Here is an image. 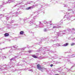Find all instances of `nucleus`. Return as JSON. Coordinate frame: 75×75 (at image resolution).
I'll list each match as a JSON object with an SVG mask.
<instances>
[{
    "mask_svg": "<svg viewBox=\"0 0 75 75\" xmlns=\"http://www.w3.org/2000/svg\"><path fill=\"white\" fill-rule=\"evenodd\" d=\"M69 17H75V16H73L70 15L69 16Z\"/></svg>",
    "mask_w": 75,
    "mask_h": 75,
    "instance_id": "39",
    "label": "nucleus"
},
{
    "mask_svg": "<svg viewBox=\"0 0 75 75\" xmlns=\"http://www.w3.org/2000/svg\"><path fill=\"white\" fill-rule=\"evenodd\" d=\"M36 6H38V4H36L35 5V6H34L33 7V8H34V7H36Z\"/></svg>",
    "mask_w": 75,
    "mask_h": 75,
    "instance_id": "36",
    "label": "nucleus"
},
{
    "mask_svg": "<svg viewBox=\"0 0 75 75\" xmlns=\"http://www.w3.org/2000/svg\"><path fill=\"white\" fill-rule=\"evenodd\" d=\"M5 10V9H4L3 10V11H4Z\"/></svg>",
    "mask_w": 75,
    "mask_h": 75,
    "instance_id": "62",
    "label": "nucleus"
},
{
    "mask_svg": "<svg viewBox=\"0 0 75 75\" xmlns=\"http://www.w3.org/2000/svg\"><path fill=\"white\" fill-rule=\"evenodd\" d=\"M3 55V54L1 53V54H0V57H1V55Z\"/></svg>",
    "mask_w": 75,
    "mask_h": 75,
    "instance_id": "46",
    "label": "nucleus"
},
{
    "mask_svg": "<svg viewBox=\"0 0 75 75\" xmlns=\"http://www.w3.org/2000/svg\"><path fill=\"white\" fill-rule=\"evenodd\" d=\"M25 48L23 47V48H22L21 49V50H25Z\"/></svg>",
    "mask_w": 75,
    "mask_h": 75,
    "instance_id": "38",
    "label": "nucleus"
},
{
    "mask_svg": "<svg viewBox=\"0 0 75 75\" xmlns=\"http://www.w3.org/2000/svg\"><path fill=\"white\" fill-rule=\"evenodd\" d=\"M15 0H8V1H6V2H4V1L2 2V4H7V3H12V2H14V1Z\"/></svg>",
    "mask_w": 75,
    "mask_h": 75,
    "instance_id": "2",
    "label": "nucleus"
},
{
    "mask_svg": "<svg viewBox=\"0 0 75 75\" xmlns=\"http://www.w3.org/2000/svg\"><path fill=\"white\" fill-rule=\"evenodd\" d=\"M67 61L68 62V64H71V62L68 59L67 60Z\"/></svg>",
    "mask_w": 75,
    "mask_h": 75,
    "instance_id": "25",
    "label": "nucleus"
},
{
    "mask_svg": "<svg viewBox=\"0 0 75 75\" xmlns=\"http://www.w3.org/2000/svg\"><path fill=\"white\" fill-rule=\"evenodd\" d=\"M44 24H49L50 23H51V21H50V22H48L46 21H45L44 22Z\"/></svg>",
    "mask_w": 75,
    "mask_h": 75,
    "instance_id": "12",
    "label": "nucleus"
},
{
    "mask_svg": "<svg viewBox=\"0 0 75 75\" xmlns=\"http://www.w3.org/2000/svg\"><path fill=\"white\" fill-rule=\"evenodd\" d=\"M14 46L11 47V49L9 51V52H13V50H14Z\"/></svg>",
    "mask_w": 75,
    "mask_h": 75,
    "instance_id": "9",
    "label": "nucleus"
},
{
    "mask_svg": "<svg viewBox=\"0 0 75 75\" xmlns=\"http://www.w3.org/2000/svg\"><path fill=\"white\" fill-rule=\"evenodd\" d=\"M67 20H70V18H69V17H67Z\"/></svg>",
    "mask_w": 75,
    "mask_h": 75,
    "instance_id": "32",
    "label": "nucleus"
},
{
    "mask_svg": "<svg viewBox=\"0 0 75 75\" xmlns=\"http://www.w3.org/2000/svg\"><path fill=\"white\" fill-rule=\"evenodd\" d=\"M28 52L29 53H31V52H33V50H30L29 51H28Z\"/></svg>",
    "mask_w": 75,
    "mask_h": 75,
    "instance_id": "35",
    "label": "nucleus"
},
{
    "mask_svg": "<svg viewBox=\"0 0 75 75\" xmlns=\"http://www.w3.org/2000/svg\"><path fill=\"white\" fill-rule=\"evenodd\" d=\"M52 66H53V64H51L50 65V66L51 67H52Z\"/></svg>",
    "mask_w": 75,
    "mask_h": 75,
    "instance_id": "50",
    "label": "nucleus"
},
{
    "mask_svg": "<svg viewBox=\"0 0 75 75\" xmlns=\"http://www.w3.org/2000/svg\"><path fill=\"white\" fill-rule=\"evenodd\" d=\"M69 13H66V16H68V15H69Z\"/></svg>",
    "mask_w": 75,
    "mask_h": 75,
    "instance_id": "41",
    "label": "nucleus"
},
{
    "mask_svg": "<svg viewBox=\"0 0 75 75\" xmlns=\"http://www.w3.org/2000/svg\"><path fill=\"white\" fill-rule=\"evenodd\" d=\"M10 48V47H4L2 49H0V50H5V49H6V48Z\"/></svg>",
    "mask_w": 75,
    "mask_h": 75,
    "instance_id": "20",
    "label": "nucleus"
},
{
    "mask_svg": "<svg viewBox=\"0 0 75 75\" xmlns=\"http://www.w3.org/2000/svg\"><path fill=\"white\" fill-rule=\"evenodd\" d=\"M34 5H33V6H31L30 7L28 8H26V10H30V9H31V8H33V7H34Z\"/></svg>",
    "mask_w": 75,
    "mask_h": 75,
    "instance_id": "14",
    "label": "nucleus"
},
{
    "mask_svg": "<svg viewBox=\"0 0 75 75\" xmlns=\"http://www.w3.org/2000/svg\"><path fill=\"white\" fill-rule=\"evenodd\" d=\"M11 62H13H13H16V60H15L14 58H12L11 59H10Z\"/></svg>",
    "mask_w": 75,
    "mask_h": 75,
    "instance_id": "8",
    "label": "nucleus"
},
{
    "mask_svg": "<svg viewBox=\"0 0 75 75\" xmlns=\"http://www.w3.org/2000/svg\"><path fill=\"white\" fill-rule=\"evenodd\" d=\"M54 1V0H52L50 1V2H52V1Z\"/></svg>",
    "mask_w": 75,
    "mask_h": 75,
    "instance_id": "56",
    "label": "nucleus"
},
{
    "mask_svg": "<svg viewBox=\"0 0 75 75\" xmlns=\"http://www.w3.org/2000/svg\"><path fill=\"white\" fill-rule=\"evenodd\" d=\"M68 6L67 5H65L64 6V7H67Z\"/></svg>",
    "mask_w": 75,
    "mask_h": 75,
    "instance_id": "45",
    "label": "nucleus"
},
{
    "mask_svg": "<svg viewBox=\"0 0 75 75\" xmlns=\"http://www.w3.org/2000/svg\"><path fill=\"white\" fill-rule=\"evenodd\" d=\"M10 18V17H8V16H6V19L7 20H8Z\"/></svg>",
    "mask_w": 75,
    "mask_h": 75,
    "instance_id": "28",
    "label": "nucleus"
},
{
    "mask_svg": "<svg viewBox=\"0 0 75 75\" xmlns=\"http://www.w3.org/2000/svg\"><path fill=\"white\" fill-rule=\"evenodd\" d=\"M72 40H74V41H75V38L72 39Z\"/></svg>",
    "mask_w": 75,
    "mask_h": 75,
    "instance_id": "53",
    "label": "nucleus"
},
{
    "mask_svg": "<svg viewBox=\"0 0 75 75\" xmlns=\"http://www.w3.org/2000/svg\"><path fill=\"white\" fill-rule=\"evenodd\" d=\"M41 71L42 72H43V70H42Z\"/></svg>",
    "mask_w": 75,
    "mask_h": 75,
    "instance_id": "61",
    "label": "nucleus"
},
{
    "mask_svg": "<svg viewBox=\"0 0 75 75\" xmlns=\"http://www.w3.org/2000/svg\"><path fill=\"white\" fill-rule=\"evenodd\" d=\"M34 21H35V19L33 18V19H32L31 21H30V25H31V24H35V23H34Z\"/></svg>",
    "mask_w": 75,
    "mask_h": 75,
    "instance_id": "5",
    "label": "nucleus"
},
{
    "mask_svg": "<svg viewBox=\"0 0 75 75\" xmlns=\"http://www.w3.org/2000/svg\"><path fill=\"white\" fill-rule=\"evenodd\" d=\"M72 30H75V29L74 28H72V29H70L69 28H67V31L68 32H69V31H72Z\"/></svg>",
    "mask_w": 75,
    "mask_h": 75,
    "instance_id": "10",
    "label": "nucleus"
},
{
    "mask_svg": "<svg viewBox=\"0 0 75 75\" xmlns=\"http://www.w3.org/2000/svg\"><path fill=\"white\" fill-rule=\"evenodd\" d=\"M59 33H61L62 34H69V33H68V31L65 30L63 31H60Z\"/></svg>",
    "mask_w": 75,
    "mask_h": 75,
    "instance_id": "3",
    "label": "nucleus"
},
{
    "mask_svg": "<svg viewBox=\"0 0 75 75\" xmlns=\"http://www.w3.org/2000/svg\"><path fill=\"white\" fill-rule=\"evenodd\" d=\"M42 27V26H40V25H36V27H40V28H41Z\"/></svg>",
    "mask_w": 75,
    "mask_h": 75,
    "instance_id": "27",
    "label": "nucleus"
},
{
    "mask_svg": "<svg viewBox=\"0 0 75 75\" xmlns=\"http://www.w3.org/2000/svg\"><path fill=\"white\" fill-rule=\"evenodd\" d=\"M55 41V40H51V41Z\"/></svg>",
    "mask_w": 75,
    "mask_h": 75,
    "instance_id": "52",
    "label": "nucleus"
},
{
    "mask_svg": "<svg viewBox=\"0 0 75 75\" xmlns=\"http://www.w3.org/2000/svg\"><path fill=\"white\" fill-rule=\"evenodd\" d=\"M68 11H72V10L71 9H69L68 10Z\"/></svg>",
    "mask_w": 75,
    "mask_h": 75,
    "instance_id": "42",
    "label": "nucleus"
},
{
    "mask_svg": "<svg viewBox=\"0 0 75 75\" xmlns=\"http://www.w3.org/2000/svg\"><path fill=\"white\" fill-rule=\"evenodd\" d=\"M24 21H25V20H27V18H25V19H24Z\"/></svg>",
    "mask_w": 75,
    "mask_h": 75,
    "instance_id": "49",
    "label": "nucleus"
},
{
    "mask_svg": "<svg viewBox=\"0 0 75 75\" xmlns=\"http://www.w3.org/2000/svg\"><path fill=\"white\" fill-rule=\"evenodd\" d=\"M39 25H40V26H42V27L44 26V25H42V23H41V22H39Z\"/></svg>",
    "mask_w": 75,
    "mask_h": 75,
    "instance_id": "16",
    "label": "nucleus"
},
{
    "mask_svg": "<svg viewBox=\"0 0 75 75\" xmlns=\"http://www.w3.org/2000/svg\"><path fill=\"white\" fill-rule=\"evenodd\" d=\"M50 30H47L46 29H44V31L45 32H47V31H50Z\"/></svg>",
    "mask_w": 75,
    "mask_h": 75,
    "instance_id": "18",
    "label": "nucleus"
},
{
    "mask_svg": "<svg viewBox=\"0 0 75 75\" xmlns=\"http://www.w3.org/2000/svg\"><path fill=\"white\" fill-rule=\"evenodd\" d=\"M71 46H73V45H75V43H72L71 44Z\"/></svg>",
    "mask_w": 75,
    "mask_h": 75,
    "instance_id": "31",
    "label": "nucleus"
},
{
    "mask_svg": "<svg viewBox=\"0 0 75 75\" xmlns=\"http://www.w3.org/2000/svg\"><path fill=\"white\" fill-rule=\"evenodd\" d=\"M24 34V31H21L20 33V34H21V35H23Z\"/></svg>",
    "mask_w": 75,
    "mask_h": 75,
    "instance_id": "23",
    "label": "nucleus"
},
{
    "mask_svg": "<svg viewBox=\"0 0 75 75\" xmlns=\"http://www.w3.org/2000/svg\"><path fill=\"white\" fill-rule=\"evenodd\" d=\"M20 20H23V19L20 18Z\"/></svg>",
    "mask_w": 75,
    "mask_h": 75,
    "instance_id": "58",
    "label": "nucleus"
},
{
    "mask_svg": "<svg viewBox=\"0 0 75 75\" xmlns=\"http://www.w3.org/2000/svg\"><path fill=\"white\" fill-rule=\"evenodd\" d=\"M13 23V20H11V23Z\"/></svg>",
    "mask_w": 75,
    "mask_h": 75,
    "instance_id": "44",
    "label": "nucleus"
},
{
    "mask_svg": "<svg viewBox=\"0 0 75 75\" xmlns=\"http://www.w3.org/2000/svg\"><path fill=\"white\" fill-rule=\"evenodd\" d=\"M54 46H57V47H59V44H57L54 45Z\"/></svg>",
    "mask_w": 75,
    "mask_h": 75,
    "instance_id": "29",
    "label": "nucleus"
},
{
    "mask_svg": "<svg viewBox=\"0 0 75 75\" xmlns=\"http://www.w3.org/2000/svg\"><path fill=\"white\" fill-rule=\"evenodd\" d=\"M2 58L4 59V58H6V56L2 57Z\"/></svg>",
    "mask_w": 75,
    "mask_h": 75,
    "instance_id": "40",
    "label": "nucleus"
},
{
    "mask_svg": "<svg viewBox=\"0 0 75 75\" xmlns=\"http://www.w3.org/2000/svg\"><path fill=\"white\" fill-rule=\"evenodd\" d=\"M17 57V56H16L15 57V58H15V59Z\"/></svg>",
    "mask_w": 75,
    "mask_h": 75,
    "instance_id": "55",
    "label": "nucleus"
},
{
    "mask_svg": "<svg viewBox=\"0 0 75 75\" xmlns=\"http://www.w3.org/2000/svg\"><path fill=\"white\" fill-rule=\"evenodd\" d=\"M68 44H69L68 43H66L64 44L63 45V46L64 47H66V46H67V45H68Z\"/></svg>",
    "mask_w": 75,
    "mask_h": 75,
    "instance_id": "22",
    "label": "nucleus"
},
{
    "mask_svg": "<svg viewBox=\"0 0 75 75\" xmlns=\"http://www.w3.org/2000/svg\"><path fill=\"white\" fill-rule=\"evenodd\" d=\"M59 59H62V61H65V58L62 56H60L59 58Z\"/></svg>",
    "mask_w": 75,
    "mask_h": 75,
    "instance_id": "7",
    "label": "nucleus"
},
{
    "mask_svg": "<svg viewBox=\"0 0 75 75\" xmlns=\"http://www.w3.org/2000/svg\"><path fill=\"white\" fill-rule=\"evenodd\" d=\"M74 65L73 66H72L71 67V68H73V67H74Z\"/></svg>",
    "mask_w": 75,
    "mask_h": 75,
    "instance_id": "51",
    "label": "nucleus"
},
{
    "mask_svg": "<svg viewBox=\"0 0 75 75\" xmlns=\"http://www.w3.org/2000/svg\"><path fill=\"white\" fill-rule=\"evenodd\" d=\"M37 67L38 69H40V70H41V69H42L43 68L41 67V66L40 64H38L37 65Z\"/></svg>",
    "mask_w": 75,
    "mask_h": 75,
    "instance_id": "6",
    "label": "nucleus"
},
{
    "mask_svg": "<svg viewBox=\"0 0 75 75\" xmlns=\"http://www.w3.org/2000/svg\"><path fill=\"white\" fill-rule=\"evenodd\" d=\"M21 14L20 11V10H18L16 12L14 13V15L13 16H15L17 15V14Z\"/></svg>",
    "mask_w": 75,
    "mask_h": 75,
    "instance_id": "4",
    "label": "nucleus"
},
{
    "mask_svg": "<svg viewBox=\"0 0 75 75\" xmlns=\"http://www.w3.org/2000/svg\"><path fill=\"white\" fill-rule=\"evenodd\" d=\"M12 14V12H11L9 13V14Z\"/></svg>",
    "mask_w": 75,
    "mask_h": 75,
    "instance_id": "54",
    "label": "nucleus"
},
{
    "mask_svg": "<svg viewBox=\"0 0 75 75\" xmlns=\"http://www.w3.org/2000/svg\"><path fill=\"white\" fill-rule=\"evenodd\" d=\"M34 13L35 14H36V15H38V12L37 11L34 12Z\"/></svg>",
    "mask_w": 75,
    "mask_h": 75,
    "instance_id": "30",
    "label": "nucleus"
},
{
    "mask_svg": "<svg viewBox=\"0 0 75 75\" xmlns=\"http://www.w3.org/2000/svg\"><path fill=\"white\" fill-rule=\"evenodd\" d=\"M4 35L5 37H8L9 35L7 33H6Z\"/></svg>",
    "mask_w": 75,
    "mask_h": 75,
    "instance_id": "21",
    "label": "nucleus"
},
{
    "mask_svg": "<svg viewBox=\"0 0 75 75\" xmlns=\"http://www.w3.org/2000/svg\"><path fill=\"white\" fill-rule=\"evenodd\" d=\"M60 32V31L59 32V33H57V35L58 36H60V37H61V36H62V33H59Z\"/></svg>",
    "mask_w": 75,
    "mask_h": 75,
    "instance_id": "11",
    "label": "nucleus"
},
{
    "mask_svg": "<svg viewBox=\"0 0 75 75\" xmlns=\"http://www.w3.org/2000/svg\"><path fill=\"white\" fill-rule=\"evenodd\" d=\"M28 71H33V70L32 69H29Z\"/></svg>",
    "mask_w": 75,
    "mask_h": 75,
    "instance_id": "43",
    "label": "nucleus"
},
{
    "mask_svg": "<svg viewBox=\"0 0 75 75\" xmlns=\"http://www.w3.org/2000/svg\"><path fill=\"white\" fill-rule=\"evenodd\" d=\"M71 13H73V14H74V12H72Z\"/></svg>",
    "mask_w": 75,
    "mask_h": 75,
    "instance_id": "63",
    "label": "nucleus"
},
{
    "mask_svg": "<svg viewBox=\"0 0 75 75\" xmlns=\"http://www.w3.org/2000/svg\"><path fill=\"white\" fill-rule=\"evenodd\" d=\"M13 47H14V48H13V49L14 50H16H16H19V49L16 48H17V47H18V46H16V45L14 46Z\"/></svg>",
    "mask_w": 75,
    "mask_h": 75,
    "instance_id": "19",
    "label": "nucleus"
},
{
    "mask_svg": "<svg viewBox=\"0 0 75 75\" xmlns=\"http://www.w3.org/2000/svg\"><path fill=\"white\" fill-rule=\"evenodd\" d=\"M28 3L27 4H31V3H34V1H28Z\"/></svg>",
    "mask_w": 75,
    "mask_h": 75,
    "instance_id": "17",
    "label": "nucleus"
},
{
    "mask_svg": "<svg viewBox=\"0 0 75 75\" xmlns=\"http://www.w3.org/2000/svg\"><path fill=\"white\" fill-rule=\"evenodd\" d=\"M32 57H33V58H37V57L34 55H32Z\"/></svg>",
    "mask_w": 75,
    "mask_h": 75,
    "instance_id": "26",
    "label": "nucleus"
},
{
    "mask_svg": "<svg viewBox=\"0 0 75 75\" xmlns=\"http://www.w3.org/2000/svg\"><path fill=\"white\" fill-rule=\"evenodd\" d=\"M11 28V26H9L8 27V29H10V28Z\"/></svg>",
    "mask_w": 75,
    "mask_h": 75,
    "instance_id": "34",
    "label": "nucleus"
},
{
    "mask_svg": "<svg viewBox=\"0 0 75 75\" xmlns=\"http://www.w3.org/2000/svg\"><path fill=\"white\" fill-rule=\"evenodd\" d=\"M68 71H70V69L68 70Z\"/></svg>",
    "mask_w": 75,
    "mask_h": 75,
    "instance_id": "60",
    "label": "nucleus"
},
{
    "mask_svg": "<svg viewBox=\"0 0 75 75\" xmlns=\"http://www.w3.org/2000/svg\"><path fill=\"white\" fill-rule=\"evenodd\" d=\"M7 23V22H6V21H4V23Z\"/></svg>",
    "mask_w": 75,
    "mask_h": 75,
    "instance_id": "59",
    "label": "nucleus"
},
{
    "mask_svg": "<svg viewBox=\"0 0 75 75\" xmlns=\"http://www.w3.org/2000/svg\"><path fill=\"white\" fill-rule=\"evenodd\" d=\"M73 57H75V55L74 54H73L71 56H69L68 55V57L67 58H72Z\"/></svg>",
    "mask_w": 75,
    "mask_h": 75,
    "instance_id": "13",
    "label": "nucleus"
},
{
    "mask_svg": "<svg viewBox=\"0 0 75 75\" xmlns=\"http://www.w3.org/2000/svg\"><path fill=\"white\" fill-rule=\"evenodd\" d=\"M37 17V16H35L33 17V18L35 20V18H36Z\"/></svg>",
    "mask_w": 75,
    "mask_h": 75,
    "instance_id": "33",
    "label": "nucleus"
},
{
    "mask_svg": "<svg viewBox=\"0 0 75 75\" xmlns=\"http://www.w3.org/2000/svg\"><path fill=\"white\" fill-rule=\"evenodd\" d=\"M20 52L19 53H17V54L18 55H22V52Z\"/></svg>",
    "mask_w": 75,
    "mask_h": 75,
    "instance_id": "24",
    "label": "nucleus"
},
{
    "mask_svg": "<svg viewBox=\"0 0 75 75\" xmlns=\"http://www.w3.org/2000/svg\"><path fill=\"white\" fill-rule=\"evenodd\" d=\"M0 7H1H1H3V5H1L0 6Z\"/></svg>",
    "mask_w": 75,
    "mask_h": 75,
    "instance_id": "48",
    "label": "nucleus"
},
{
    "mask_svg": "<svg viewBox=\"0 0 75 75\" xmlns=\"http://www.w3.org/2000/svg\"><path fill=\"white\" fill-rule=\"evenodd\" d=\"M8 66V65H7V66L5 65V67H6V68H8V67H7Z\"/></svg>",
    "mask_w": 75,
    "mask_h": 75,
    "instance_id": "47",
    "label": "nucleus"
},
{
    "mask_svg": "<svg viewBox=\"0 0 75 75\" xmlns=\"http://www.w3.org/2000/svg\"><path fill=\"white\" fill-rule=\"evenodd\" d=\"M46 40H48V39H47V38L46 39Z\"/></svg>",
    "mask_w": 75,
    "mask_h": 75,
    "instance_id": "64",
    "label": "nucleus"
},
{
    "mask_svg": "<svg viewBox=\"0 0 75 75\" xmlns=\"http://www.w3.org/2000/svg\"><path fill=\"white\" fill-rule=\"evenodd\" d=\"M53 38H54V40H55V39L56 40V39H57V38H58V37H56V38L54 37Z\"/></svg>",
    "mask_w": 75,
    "mask_h": 75,
    "instance_id": "37",
    "label": "nucleus"
},
{
    "mask_svg": "<svg viewBox=\"0 0 75 75\" xmlns=\"http://www.w3.org/2000/svg\"><path fill=\"white\" fill-rule=\"evenodd\" d=\"M4 14H0V19L2 18L4 16Z\"/></svg>",
    "mask_w": 75,
    "mask_h": 75,
    "instance_id": "15",
    "label": "nucleus"
},
{
    "mask_svg": "<svg viewBox=\"0 0 75 75\" xmlns=\"http://www.w3.org/2000/svg\"><path fill=\"white\" fill-rule=\"evenodd\" d=\"M62 22L61 23H57L56 24H54V26L53 27V29H55V28H59L61 27V26H59L60 25H62Z\"/></svg>",
    "mask_w": 75,
    "mask_h": 75,
    "instance_id": "1",
    "label": "nucleus"
},
{
    "mask_svg": "<svg viewBox=\"0 0 75 75\" xmlns=\"http://www.w3.org/2000/svg\"><path fill=\"white\" fill-rule=\"evenodd\" d=\"M21 4V3H19L18 4Z\"/></svg>",
    "mask_w": 75,
    "mask_h": 75,
    "instance_id": "57",
    "label": "nucleus"
}]
</instances>
